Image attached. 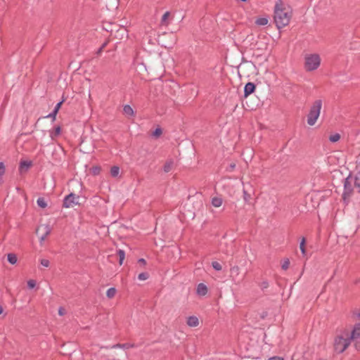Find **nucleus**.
<instances>
[{"label":"nucleus","instance_id":"nucleus-1","mask_svg":"<svg viewBox=\"0 0 360 360\" xmlns=\"http://www.w3.org/2000/svg\"><path fill=\"white\" fill-rule=\"evenodd\" d=\"M360 336V325L356 324L351 333L345 331L338 334L334 339L333 348L336 353L343 352L350 344L351 340Z\"/></svg>","mask_w":360,"mask_h":360},{"label":"nucleus","instance_id":"nucleus-2","mask_svg":"<svg viewBox=\"0 0 360 360\" xmlns=\"http://www.w3.org/2000/svg\"><path fill=\"white\" fill-rule=\"evenodd\" d=\"M290 8L282 1L277 0L274 8V21L278 29L288 25L291 18Z\"/></svg>","mask_w":360,"mask_h":360},{"label":"nucleus","instance_id":"nucleus-3","mask_svg":"<svg viewBox=\"0 0 360 360\" xmlns=\"http://www.w3.org/2000/svg\"><path fill=\"white\" fill-rule=\"evenodd\" d=\"M303 60V67L307 72L316 71L321 64V56L317 53H306Z\"/></svg>","mask_w":360,"mask_h":360},{"label":"nucleus","instance_id":"nucleus-4","mask_svg":"<svg viewBox=\"0 0 360 360\" xmlns=\"http://www.w3.org/2000/svg\"><path fill=\"white\" fill-rule=\"evenodd\" d=\"M322 108V101L321 99L316 100L311 106L309 112L307 115V124L313 126L316 122Z\"/></svg>","mask_w":360,"mask_h":360},{"label":"nucleus","instance_id":"nucleus-5","mask_svg":"<svg viewBox=\"0 0 360 360\" xmlns=\"http://www.w3.org/2000/svg\"><path fill=\"white\" fill-rule=\"evenodd\" d=\"M52 229L48 224H43L38 226L36 233L39 236V242L41 245L45 241L47 236H49Z\"/></svg>","mask_w":360,"mask_h":360},{"label":"nucleus","instance_id":"nucleus-6","mask_svg":"<svg viewBox=\"0 0 360 360\" xmlns=\"http://www.w3.org/2000/svg\"><path fill=\"white\" fill-rule=\"evenodd\" d=\"M114 27L115 30L113 32V34L111 36L119 40H122L127 38L128 33L127 29L124 27H119L117 25H115Z\"/></svg>","mask_w":360,"mask_h":360},{"label":"nucleus","instance_id":"nucleus-7","mask_svg":"<svg viewBox=\"0 0 360 360\" xmlns=\"http://www.w3.org/2000/svg\"><path fill=\"white\" fill-rule=\"evenodd\" d=\"M79 197L75 194L70 193L64 199L63 205L65 207H72L78 204Z\"/></svg>","mask_w":360,"mask_h":360},{"label":"nucleus","instance_id":"nucleus-8","mask_svg":"<svg viewBox=\"0 0 360 360\" xmlns=\"http://www.w3.org/2000/svg\"><path fill=\"white\" fill-rule=\"evenodd\" d=\"M240 274V268L238 266H234L230 269V276L232 281L238 284L240 280L238 278Z\"/></svg>","mask_w":360,"mask_h":360},{"label":"nucleus","instance_id":"nucleus-9","mask_svg":"<svg viewBox=\"0 0 360 360\" xmlns=\"http://www.w3.org/2000/svg\"><path fill=\"white\" fill-rule=\"evenodd\" d=\"M208 292L207 287L204 283H199L197 285L196 293L198 296L203 297L207 295Z\"/></svg>","mask_w":360,"mask_h":360},{"label":"nucleus","instance_id":"nucleus-10","mask_svg":"<svg viewBox=\"0 0 360 360\" xmlns=\"http://www.w3.org/2000/svg\"><path fill=\"white\" fill-rule=\"evenodd\" d=\"M223 202H224V200L219 195H215L211 198L212 206L215 208L220 207L223 205Z\"/></svg>","mask_w":360,"mask_h":360},{"label":"nucleus","instance_id":"nucleus-11","mask_svg":"<svg viewBox=\"0 0 360 360\" xmlns=\"http://www.w3.org/2000/svg\"><path fill=\"white\" fill-rule=\"evenodd\" d=\"M170 17L171 13L169 11L165 12L163 15L162 16L161 20H160V26L162 27H167L170 23Z\"/></svg>","mask_w":360,"mask_h":360},{"label":"nucleus","instance_id":"nucleus-12","mask_svg":"<svg viewBox=\"0 0 360 360\" xmlns=\"http://www.w3.org/2000/svg\"><path fill=\"white\" fill-rule=\"evenodd\" d=\"M186 323L189 327H197L199 325L198 318L195 316H191L187 318Z\"/></svg>","mask_w":360,"mask_h":360},{"label":"nucleus","instance_id":"nucleus-13","mask_svg":"<svg viewBox=\"0 0 360 360\" xmlns=\"http://www.w3.org/2000/svg\"><path fill=\"white\" fill-rule=\"evenodd\" d=\"M255 89V86L252 82H248L245 84L244 88L245 96H248L251 94Z\"/></svg>","mask_w":360,"mask_h":360},{"label":"nucleus","instance_id":"nucleus-14","mask_svg":"<svg viewBox=\"0 0 360 360\" xmlns=\"http://www.w3.org/2000/svg\"><path fill=\"white\" fill-rule=\"evenodd\" d=\"M123 112L129 118L132 117L134 115V111L129 105H124Z\"/></svg>","mask_w":360,"mask_h":360},{"label":"nucleus","instance_id":"nucleus-15","mask_svg":"<svg viewBox=\"0 0 360 360\" xmlns=\"http://www.w3.org/2000/svg\"><path fill=\"white\" fill-rule=\"evenodd\" d=\"M30 166L31 162L26 160L21 161L19 167V170L21 173L25 172L29 169Z\"/></svg>","mask_w":360,"mask_h":360},{"label":"nucleus","instance_id":"nucleus-16","mask_svg":"<svg viewBox=\"0 0 360 360\" xmlns=\"http://www.w3.org/2000/svg\"><path fill=\"white\" fill-rule=\"evenodd\" d=\"M174 161L172 160H167L164 165V172L167 173L169 172L174 167Z\"/></svg>","mask_w":360,"mask_h":360},{"label":"nucleus","instance_id":"nucleus-17","mask_svg":"<svg viewBox=\"0 0 360 360\" xmlns=\"http://www.w3.org/2000/svg\"><path fill=\"white\" fill-rule=\"evenodd\" d=\"M305 245H306V239H305L304 237H303L301 239V241L300 243V251H301L302 255L303 257L307 256V251H306V248H305Z\"/></svg>","mask_w":360,"mask_h":360},{"label":"nucleus","instance_id":"nucleus-18","mask_svg":"<svg viewBox=\"0 0 360 360\" xmlns=\"http://www.w3.org/2000/svg\"><path fill=\"white\" fill-rule=\"evenodd\" d=\"M8 262L11 264H15L18 261V258L15 254L9 253L7 255Z\"/></svg>","mask_w":360,"mask_h":360},{"label":"nucleus","instance_id":"nucleus-19","mask_svg":"<svg viewBox=\"0 0 360 360\" xmlns=\"http://www.w3.org/2000/svg\"><path fill=\"white\" fill-rule=\"evenodd\" d=\"M269 20L266 17H261L256 20L255 23L259 26H264L268 24Z\"/></svg>","mask_w":360,"mask_h":360},{"label":"nucleus","instance_id":"nucleus-20","mask_svg":"<svg viewBox=\"0 0 360 360\" xmlns=\"http://www.w3.org/2000/svg\"><path fill=\"white\" fill-rule=\"evenodd\" d=\"M134 345L133 344H117V345H113L112 347V348H122V349H129V348H131V347H134Z\"/></svg>","mask_w":360,"mask_h":360},{"label":"nucleus","instance_id":"nucleus-21","mask_svg":"<svg viewBox=\"0 0 360 360\" xmlns=\"http://www.w3.org/2000/svg\"><path fill=\"white\" fill-rule=\"evenodd\" d=\"M37 203L39 207L45 208L47 206V202L44 198H39L37 200Z\"/></svg>","mask_w":360,"mask_h":360},{"label":"nucleus","instance_id":"nucleus-22","mask_svg":"<svg viewBox=\"0 0 360 360\" xmlns=\"http://www.w3.org/2000/svg\"><path fill=\"white\" fill-rule=\"evenodd\" d=\"M120 174V168L117 166H114L110 169V174L113 177H117Z\"/></svg>","mask_w":360,"mask_h":360},{"label":"nucleus","instance_id":"nucleus-23","mask_svg":"<svg viewBox=\"0 0 360 360\" xmlns=\"http://www.w3.org/2000/svg\"><path fill=\"white\" fill-rule=\"evenodd\" d=\"M116 294V289L115 288H109L106 292V296L108 298H112Z\"/></svg>","mask_w":360,"mask_h":360},{"label":"nucleus","instance_id":"nucleus-24","mask_svg":"<svg viewBox=\"0 0 360 360\" xmlns=\"http://www.w3.org/2000/svg\"><path fill=\"white\" fill-rule=\"evenodd\" d=\"M61 132L60 127H57L54 129L53 131L51 133V136L53 139L56 136H58Z\"/></svg>","mask_w":360,"mask_h":360},{"label":"nucleus","instance_id":"nucleus-25","mask_svg":"<svg viewBox=\"0 0 360 360\" xmlns=\"http://www.w3.org/2000/svg\"><path fill=\"white\" fill-rule=\"evenodd\" d=\"M340 136L339 134L336 133V134H332L329 137V140L333 142V143H335V142H337L340 140Z\"/></svg>","mask_w":360,"mask_h":360},{"label":"nucleus","instance_id":"nucleus-26","mask_svg":"<svg viewBox=\"0 0 360 360\" xmlns=\"http://www.w3.org/2000/svg\"><path fill=\"white\" fill-rule=\"evenodd\" d=\"M115 25H111V24H107L105 25V26L104 27L105 30H107L108 32H110L111 35L113 34V32L115 30V27H114Z\"/></svg>","mask_w":360,"mask_h":360},{"label":"nucleus","instance_id":"nucleus-27","mask_svg":"<svg viewBox=\"0 0 360 360\" xmlns=\"http://www.w3.org/2000/svg\"><path fill=\"white\" fill-rule=\"evenodd\" d=\"M118 255H119V257H120V264L121 265V264H122L123 261L124 259L125 253H124V252L123 250H119Z\"/></svg>","mask_w":360,"mask_h":360},{"label":"nucleus","instance_id":"nucleus-28","mask_svg":"<svg viewBox=\"0 0 360 360\" xmlns=\"http://www.w3.org/2000/svg\"><path fill=\"white\" fill-rule=\"evenodd\" d=\"M289 265H290V260L288 259H285L283 260L281 266H282L283 269L286 270L289 267Z\"/></svg>","mask_w":360,"mask_h":360},{"label":"nucleus","instance_id":"nucleus-29","mask_svg":"<svg viewBox=\"0 0 360 360\" xmlns=\"http://www.w3.org/2000/svg\"><path fill=\"white\" fill-rule=\"evenodd\" d=\"M212 266L217 271H221L222 268L221 265L217 262H213Z\"/></svg>","mask_w":360,"mask_h":360},{"label":"nucleus","instance_id":"nucleus-30","mask_svg":"<svg viewBox=\"0 0 360 360\" xmlns=\"http://www.w3.org/2000/svg\"><path fill=\"white\" fill-rule=\"evenodd\" d=\"M148 278V274L147 273H141L138 276V278L140 281H145Z\"/></svg>","mask_w":360,"mask_h":360},{"label":"nucleus","instance_id":"nucleus-31","mask_svg":"<svg viewBox=\"0 0 360 360\" xmlns=\"http://www.w3.org/2000/svg\"><path fill=\"white\" fill-rule=\"evenodd\" d=\"M40 264L41 266H44V267H49V264H50V262L48 259H41L40 260Z\"/></svg>","mask_w":360,"mask_h":360},{"label":"nucleus","instance_id":"nucleus-32","mask_svg":"<svg viewBox=\"0 0 360 360\" xmlns=\"http://www.w3.org/2000/svg\"><path fill=\"white\" fill-rule=\"evenodd\" d=\"M162 130L160 128H157L153 133V136L155 137H158L161 135Z\"/></svg>","mask_w":360,"mask_h":360},{"label":"nucleus","instance_id":"nucleus-33","mask_svg":"<svg viewBox=\"0 0 360 360\" xmlns=\"http://www.w3.org/2000/svg\"><path fill=\"white\" fill-rule=\"evenodd\" d=\"M243 195L244 200L247 202H249L250 200V195L248 194L245 191H243Z\"/></svg>","mask_w":360,"mask_h":360},{"label":"nucleus","instance_id":"nucleus-34","mask_svg":"<svg viewBox=\"0 0 360 360\" xmlns=\"http://www.w3.org/2000/svg\"><path fill=\"white\" fill-rule=\"evenodd\" d=\"M27 285L30 288H34L36 285V282L34 280H29L27 281Z\"/></svg>","mask_w":360,"mask_h":360},{"label":"nucleus","instance_id":"nucleus-35","mask_svg":"<svg viewBox=\"0 0 360 360\" xmlns=\"http://www.w3.org/2000/svg\"><path fill=\"white\" fill-rule=\"evenodd\" d=\"M62 103H63V101H60L56 104V105L55 106L54 110H53L55 111V113H58L59 109L61 107Z\"/></svg>","mask_w":360,"mask_h":360},{"label":"nucleus","instance_id":"nucleus-36","mask_svg":"<svg viewBox=\"0 0 360 360\" xmlns=\"http://www.w3.org/2000/svg\"><path fill=\"white\" fill-rule=\"evenodd\" d=\"M56 115L57 113H55V111L53 110L51 113L47 115V117H51L53 120H55Z\"/></svg>","mask_w":360,"mask_h":360},{"label":"nucleus","instance_id":"nucleus-37","mask_svg":"<svg viewBox=\"0 0 360 360\" xmlns=\"http://www.w3.org/2000/svg\"><path fill=\"white\" fill-rule=\"evenodd\" d=\"M58 314L60 316H63L65 314V310L63 308L60 307L58 310Z\"/></svg>","mask_w":360,"mask_h":360},{"label":"nucleus","instance_id":"nucleus-38","mask_svg":"<svg viewBox=\"0 0 360 360\" xmlns=\"http://www.w3.org/2000/svg\"><path fill=\"white\" fill-rule=\"evenodd\" d=\"M267 360H283V359L281 357L274 356V357L269 358Z\"/></svg>","mask_w":360,"mask_h":360},{"label":"nucleus","instance_id":"nucleus-39","mask_svg":"<svg viewBox=\"0 0 360 360\" xmlns=\"http://www.w3.org/2000/svg\"><path fill=\"white\" fill-rule=\"evenodd\" d=\"M139 263L143 264V265H145L146 264V262L144 259H139Z\"/></svg>","mask_w":360,"mask_h":360},{"label":"nucleus","instance_id":"nucleus-40","mask_svg":"<svg viewBox=\"0 0 360 360\" xmlns=\"http://www.w3.org/2000/svg\"><path fill=\"white\" fill-rule=\"evenodd\" d=\"M105 46H106V43H104V44H103V46L99 49V50H98V53H101V52L102 51L103 49Z\"/></svg>","mask_w":360,"mask_h":360},{"label":"nucleus","instance_id":"nucleus-41","mask_svg":"<svg viewBox=\"0 0 360 360\" xmlns=\"http://www.w3.org/2000/svg\"><path fill=\"white\" fill-rule=\"evenodd\" d=\"M4 312V309L2 307V306L0 304V314H3Z\"/></svg>","mask_w":360,"mask_h":360},{"label":"nucleus","instance_id":"nucleus-42","mask_svg":"<svg viewBox=\"0 0 360 360\" xmlns=\"http://www.w3.org/2000/svg\"><path fill=\"white\" fill-rule=\"evenodd\" d=\"M230 167L231 169H233L235 167V164H231Z\"/></svg>","mask_w":360,"mask_h":360},{"label":"nucleus","instance_id":"nucleus-43","mask_svg":"<svg viewBox=\"0 0 360 360\" xmlns=\"http://www.w3.org/2000/svg\"><path fill=\"white\" fill-rule=\"evenodd\" d=\"M98 171H99V169L96 168L94 172L96 174V173L98 172Z\"/></svg>","mask_w":360,"mask_h":360},{"label":"nucleus","instance_id":"nucleus-44","mask_svg":"<svg viewBox=\"0 0 360 360\" xmlns=\"http://www.w3.org/2000/svg\"><path fill=\"white\" fill-rule=\"evenodd\" d=\"M355 185L359 186V184L357 182L355 183Z\"/></svg>","mask_w":360,"mask_h":360}]
</instances>
